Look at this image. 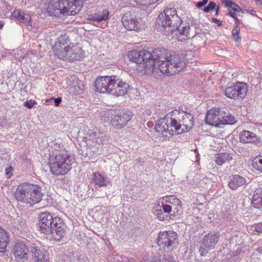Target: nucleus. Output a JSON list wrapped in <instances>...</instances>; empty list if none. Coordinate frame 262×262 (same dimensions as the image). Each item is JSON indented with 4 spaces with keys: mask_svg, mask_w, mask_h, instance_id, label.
<instances>
[{
    "mask_svg": "<svg viewBox=\"0 0 262 262\" xmlns=\"http://www.w3.org/2000/svg\"><path fill=\"white\" fill-rule=\"evenodd\" d=\"M150 55L148 59V68L145 72L147 75L154 73L156 63L160 72L167 76L176 75L185 68V62L181 59L179 55L170 53L165 49H156L150 53Z\"/></svg>",
    "mask_w": 262,
    "mask_h": 262,
    "instance_id": "1",
    "label": "nucleus"
},
{
    "mask_svg": "<svg viewBox=\"0 0 262 262\" xmlns=\"http://www.w3.org/2000/svg\"><path fill=\"white\" fill-rule=\"evenodd\" d=\"M193 125V115L183 111L173 110L160 118L156 125L157 132H167L171 135H180L189 132Z\"/></svg>",
    "mask_w": 262,
    "mask_h": 262,
    "instance_id": "2",
    "label": "nucleus"
},
{
    "mask_svg": "<svg viewBox=\"0 0 262 262\" xmlns=\"http://www.w3.org/2000/svg\"><path fill=\"white\" fill-rule=\"evenodd\" d=\"M86 0H50L47 12L56 17L63 15H74L78 13L83 6Z\"/></svg>",
    "mask_w": 262,
    "mask_h": 262,
    "instance_id": "3",
    "label": "nucleus"
},
{
    "mask_svg": "<svg viewBox=\"0 0 262 262\" xmlns=\"http://www.w3.org/2000/svg\"><path fill=\"white\" fill-rule=\"evenodd\" d=\"M50 167L55 176L64 175L72 168L74 159L64 148L53 149L50 154Z\"/></svg>",
    "mask_w": 262,
    "mask_h": 262,
    "instance_id": "4",
    "label": "nucleus"
},
{
    "mask_svg": "<svg viewBox=\"0 0 262 262\" xmlns=\"http://www.w3.org/2000/svg\"><path fill=\"white\" fill-rule=\"evenodd\" d=\"M157 21L160 30L167 36L172 34L182 23L176 10L168 8L165 9L163 12L159 15Z\"/></svg>",
    "mask_w": 262,
    "mask_h": 262,
    "instance_id": "5",
    "label": "nucleus"
},
{
    "mask_svg": "<svg viewBox=\"0 0 262 262\" xmlns=\"http://www.w3.org/2000/svg\"><path fill=\"white\" fill-rule=\"evenodd\" d=\"M55 54L62 60L75 61L80 60L83 57L84 51L78 46H72L71 47L67 46L64 48L60 47L56 49Z\"/></svg>",
    "mask_w": 262,
    "mask_h": 262,
    "instance_id": "6",
    "label": "nucleus"
},
{
    "mask_svg": "<svg viewBox=\"0 0 262 262\" xmlns=\"http://www.w3.org/2000/svg\"><path fill=\"white\" fill-rule=\"evenodd\" d=\"M220 236V232L216 230L210 231L205 235L202 242L197 247L200 255L205 256L208 253L209 250L213 249L218 243Z\"/></svg>",
    "mask_w": 262,
    "mask_h": 262,
    "instance_id": "7",
    "label": "nucleus"
},
{
    "mask_svg": "<svg viewBox=\"0 0 262 262\" xmlns=\"http://www.w3.org/2000/svg\"><path fill=\"white\" fill-rule=\"evenodd\" d=\"M38 221L40 229H63L64 226V222L61 218H53L50 214L46 212L39 215Z\"/></svg>",
    "mask_w": 262,
    "mask_h": 262,
    "instance_id": "8",
    "label": "nucleus"
},
{
    "mask_svg": "<svg viewBox=\"0 0 262 262\" xmlns=\"http://www.w3.org/2000/svg\"><path fill=\"white\" fill-rule=\"evenodd\" d=\"M248 88L246 83L237 82L233 86L227 88L225 90V95L234 100L243 99L247 95Z\"/></svg>",
    "mask_w": 262,
    "mask_h": 262,
    "instance_id": "9",
    "label": "nucleus"
},
{
    "mask_svg": "<svg viewBox=\"0 0 262 262\" xmlns=\"http://www.w3.org/2000/svg\"><path fill=\"white\" fill-rule=\"evenodd\" d=\"M116 76H105L98 77L95 81V87L101 93L112 94V91L115 83Z\"/></svg>",
    "mask_w": 262,
    "mask_h": 262,
    "instance_id": "10",
    "label": "nucleus"
},
{
    "mask_svg": "<svg viewBox=\"0 0 262 262\" xmlns=\"http://www.w3.org/2000/svg\"><path fill=\"white\" fill-rule=\"evenodd\" d=\"M150 57V52L143 50L140 51L132 50L128 53V57L130 61L139 64H142L144 67V72L148 66V59Z\"/></svg>",
    "mask_w": 262,
    "mask_h": 262,
    "instance_id": "11",
    "label": "nucleus"
},
{
    "mask_svg": "<svg viewBox=\"0 0 262 262\" xmlns=\"http://www.w3.org/2000/svg\"><path fill=\"white\" fill-rule=\"evenodd\" d=\"M122 23L124 27L129 31H138L142 26L141 19L130 12L124 14L122 17Z\"/></svg>",
    "mask_w": 262,
    "mask_h": 262,
    "instance_id": "12",
    "label": "nucleus"
},
{
    "mask_svg": "<svg viewBox=\"0 0 262 262\" xmlns=\"http://www.w3.org/2000/svg\"><path fill=\"white\" fill-rule=\"evenodd\" d=\"M132 117L133 114L130 112H120L112 116L111 124L116 128L121 129L126 125Z\"/></svg>",
    "mask_w": 262,
    "mask_h": 262,
    "instance_id": "13",
    "label": "nucleus"
},
{
    "mask_svg": "<svg viewBox=\"0 0 262 262\" xmlns=\"http://www.w3.org/2000/svg\"><path fill=\"white\" fill-rule=\"evenodd\" d=\"M30 249L35 262H49L48 253L39 244L31 243Z\"/></svg>",
    "mask_w": 262,
    "mask_h": 262,
    "instance_id": "14",
    "label": "nucleus"
},
{
    "mask_svg": "<svg viewBox=\"0 0 262 262\" xmlns=\"http://www.w3.org/2000/svg\"><path fill=\"white\" fill-rule=\"evenodd\" d=\"M31 183H24L19 184L16 189L14 196L18 201L29 203Z\"/></svg>",
    "mask_w": 262,
    "mask_h": 262,
    "instance_id": "15",
    "label": "nucleus"
},
{
    "mask_svg": "<svg viewBox=\"0 0 262 262\" xmlns=\"http://www.w3.org/2000/svg\"><path fill=\"white\" fill-rule=\"evenodd\" d=\"M158 239L159 245L164 244L169 248L174 244L177 239V233L173 230H165L159 233Z\"/></svg>",
    "mask_w": 262,
    "mask_h": 262,
    "instance_id": "16",
    "label": "nucleus"
},
{
    "mask_svg": "<svg viewBox=\"0 0 262 262\" xmlns=\"http://www.w3.org/2000/svg\"><path fill=\"white\" fill-rule=\"evenodd\" d=\"M239 138L240 142L244 144L251 143L258 146L262 144L260 137L249 130H244L241 132Z\"/></svg>",
    "mask_w": 262,
    "mask_h": 262,
    "instance_id": "17",
    "label": "nucleus"
},
{
    "mask_svg": "<svg viewBox=\"0 0 262 262\" xmlns=\"http://www.w3.org/2000/svg\"><path fill=\"white\" fill-rule=\"evenodd\" d=\"M222 111L219 108H213L207 112L206 123L210 125L219 126L221 124Z\"/></svg>",
    "mask_w": 262,
    "mask_h": 262,
    "instance_id": "18",
    "label": "nucleus"
},
{
    "mask_svg": "<svg viewBox=\"0 0 262 262\" xmlns=\"http://www.w3.org/2000/svg\"><path fill=\"white\" fill-rule=\"evenodd\" d=\"M28 248L24 242L17 241L14 245L12 252L16 260H24L27 257Z\"/></svg>",
    "mask_w": 262,
    "mask_h": 262,
    "instance_id": "19",
    "label": "nucleus"
},
{
    "mask_svg": "<svg viewBox=\"0 0 262 262\" xmlns=\"http://www.w3.org/2000/svg\"><path fill=\"white\" fill-rule=\"evenodd\" d=\"M86 136L90 144L92 146L102 144V133L98 128L94 127L89 129L86 133Z\"/></svg>",
    "mask_w": 262,
    "mask_h": 262,
    "instance_id": "20",
    "label": "nucleus"
},
{
    "mask_svg": "<svg viewBox=\"0 0 262 262\" xmlns=\"http://www.w3.org/2000/svg\"><path fill=\"white\" fill-rule=\"evenodd\" d=\"M130 88L129 84L122 80L116 78L115 83L112 91V95L116 96H124Z\"/></svg>",
    "mask_w": 262,
    "mask_h": 262,
    "instance_id": "21",
    "label": "nucleus"
},
{
    "mask_svg": "<svg viewBox=\"0 0 262 262\" xmlns=\"http://www.w3.org/2000/svg\"><path fill=\"white\" fill-rule=\"evenodd\" d=\"M42 188L38 185L31 184L29 194V202L30 204H37L42 200Z\"/></svg>",
    "mask_w": 262,
    "mask_h": 262,
    "instance_id": "22",
    "label": "nucleus"
},
{
    "mask_svg": "<svg viewBox=\"0 0 262 262\" xmlns=\"http://www.w3.org/2000/svg\"><path fill=\"white\" fill-rule=\"evenodd\" d=\"M108 11L105 8H103L101 11H98L96 13L90 15L88 16V20L95 23H99L103 20H106L108 18Z\"/></svg>",
    "mask_w": 262,
    "mask_h": 262,
    "instance_id": "23",
    "label": "nucleus"
},
{
    "mask_svg": "<svg viewBox=\"0 0 262 262\" xmlns=\"http://www.w3.org/2000/svg\"><path fill=\"white\" fill-rule=\"evenodd\" d=\"M192 30H194V28H191L189 25L183 26L180 25L178 29H177L176 31H177L178 34H179L178 37H181L180 40L182 41L191 37L193 33Z\"/></svg>",
    "mask_w": 262,
    "mask_h": 262,
    "instance_id": "24",
    "label": "nucleus"
},
{
    "mask_svg": "<svg viewBox=\"0 0 262 262\" xmlns=\"http://www.w3.org/2000/svg\"><path fill=\"white\" fill-rule=\"evenodd\" d=\"M12 17L25 24L26 26L31 25L30 15L24 13L19 9L14 11L12 13Z\"/></svg>",
    "mask_w": 262,
    "mask_h": 262,
    "instance_id": "25",
    "label": "nucleus"
},
{
    "mask_svg": "<svg viewBox=\"0 0 262 262\" xmlns=\"http://www.w3.org/2000/svg\"><path fill=\"white\" fill-rule=\"evenodd\" d=\"M246 180L243 177L239 175L234 176L228 183V186L232 190L237 188L246 183Z\"/></svg>",
    "mask_w": 262,
    "mask_h": 262,
    "instance_id": "26",
    "label": "nucleus"
},
{
    "mask_svg": "<svg viewBox=\"0 0 262 262\" xmlns=\"http://www.w3.org/2000/svg\"><path fill=\"white\" fill-rule=\"evenodd\" d=\"M43 233L46 234V238L50 241H60L63 237V230H43Z\"/></svg>",
    "mask_w": 262,
    "mask_h": 262,
    "instance_id": "27",
    "label": "nucleus"
},
{
    "mask_svg": "<svg viewBox=\"0 0 262 262\" xmlns=\"http://www.w3.org/2000/svg\"><path fill=\"white\" fill-rule=\"evenodd\" d=\"M9 242V237L6 230H0V252L4 253Z\"/></svg>",
    "mask_w": 262,
    "mask_h": 262,
    "instance_id": "28",
    "label": "nucleus"
},
{
    "mask_svg": "<svg viewBox=\"0 0 262 262\" xmlns=\"http://www.w3.org/2000/svg\"><path fill=\"white\" fill-rule=\"evenodd\" d=\"M163 200L166 203H168L173 206V209L177 212L181 207V201L174 195L166 196L163 198Z\"/></svg>",
    "mask_w": 262,
    "mask_h": 262,
    "instance_id": "29",
    "label": "nucleus"
},
{
    "mask_svg": "<svg viewBox=\"0 0 262 262\" xmlns=\"http://www.w3.org/2000/svg\"><path fill=\"white\" fill-rule=\"evenodd\" d=\"M221 118V124H233L236 122L234 116L223 111Z\"/></svg>",
    "mask_w": 262,
    "mask_h": 262,
    "instance_id": "30",
    "label": "nucleus"
},
{
    "mask_svg": "<svg viewBox=\"0 0 262 262\" xmlns=\"http://www.w3.org/2000/svg\"><path fill=\"white\" fill-rule=\"evenodd\" d=\"M232 159L230 154L227 152L221 153L216 155L215 162L218 165L221 166Z\"/></svg>",
    "mask_w": 262,
    "mask_h": 262,
    "instance_id": "31",
    "label": "nucleus"
},
{
    "mask_svg": "<svg viewBox=\"0 0 262 262\" xmlns=\"http://www.w3.org/2000/svg\"><path fill=\"white\" fill-rule=\"evenodd\" d=\"M94 181L96 185L100 187L106 186L108 183L106 178L102 176L100 173H95L94 176Z\"/></svg>",
    "mask_w": 262,
    "mask_h": 262,
    "instance_id": "32",
    "label": "nucleus"
},
{
    "mask_svg": "<svg viewBox=\"0 0 262 262\" xmlns=\"http://www.w3.org/2000/svg\"><path fill=\"white\" fill-rule=\"evenodd\" d=\"M191 37L194 42L201 44L205 40V34L204 32L198 33L195 35L193 34Z\"/></svg>",
    "mask_w": 262,
    "mask_h": 262,
    "instance_id": "33",
    "label": "nucleus"
},
{
    "mask_svg": "<svg viewBox=\"0 0 262 262\" xmlns=\"http://www.w3.org/2000/svg\"><path fill=\"white\" fill-rule=\"evenodd\" d=\"M239 32L240 30L237 25L234 27L232 30V39L236 42L239 41V40L241 39V37L239 35Z\"/></svg>",
    "mask_w": 262,
    "mask_h": 262,
    "instance_id": "34",
    "label": "nucleus"
},
{
    "mask_svg": "<svg viewBox=\"0 0 262 262\" xmlns=\"http://www.w3.org/2000/svg\"><path fill=\"white\" fill-rule=\"evenodd\" d=\"M253 166L256 169L262 171V158H255L253 162Z\"/></svg>",
    "mask_w": 262,
    "mask_h": 262,
    "instance_id": "35",
    "label": "nucleus"
},
{
    "mask_svg": "<svg viewBox=\"0 0 262 262\" xmlns=\"http://www.w3.org/2000/svg\"><path fill=\"white\" fill-rule=\"evenodd\" d=\"M216 7V4L212 1H210L207 6L205 7L204 9V12L207 13L210 10H213Z\"/></svg>",
    "mask_w": 262,
    "mask_h": 262,
    "instance_id": "36",
    "label": "nucleus"
},
{
    "mask_svg": "<svg viewBox=\"0 0 262 262\" xmlns=\"http://www.w3.org/2000/svg\"><path fill=\"white\" fill-rule=\"evenodd\" d=\"M154 213L159 220L163 221L165 219V215L163 213L161 209L156 210Z\"/></svg>",
    "mask_w": 262,
    "mask_h": 262,
    "instance_id": "37",
    "label": "nucleus"
},
{
    "mask_svg": "<svg viewBox=\"0 0 262 262\" xmlns=\"http://www.w3.org/2000/svg\"><path fill=\"white\" fill-rule=\"evenodd\" d=\"M36 104L37 103L35 101L30 100L29 101H26L24 104V105L28 108H31L34 106L35 104Z\"/></svg>",
    "mask_w": 262,
    "mask_h": 262,
    "instance_id": "38",
    "label": "nucleus"
},
{
    "mask_svg": "<svg viewBox=\"0 0 262 262\" xmlns=\"http://www.w3.org/2000/svg\"><path fill=\"white\" fill-rule=\"evenodd\" d=\"M162 208L165 213H170L172 210V206L170 205L162 204Z\"/></svg>",
    "mask_w": 262,
    "mask_h": 262,
    "instance_id": "39",
    "label": "nucleus"
},
{
    "mask_svg": "<svg viewBox=\"0 0 262 262\" xmlns=\"http://www.w3.org/2000/svg\"><path fill=\"white\" fill-rule=\"evenodd\" d=\"M14 170V168L12 166H9L6 168L5 174L8 178H10L12 175V172Z\"/></svg>",
    "mask_w": 262,
    "mask_h": 262,
    "instance_id": "40",
    "label": "nucleus"
},
{
    "mask_svg": "<svg viewBox=\"0 0 262 262\" xmlns=\"http://www.w3.org/2000/svg\"><path fill=\"white\" fill-rule=\"evenodd\" d=\"M230 8H231L232 10L235 12H239V11H242V9L240 8V7L234 2L232 3V6H231Z\"/></svg>",
    "mask_w": 262,
    "mask_h": 262,
    "instance_id": "41",
    "label": "nucleus"
},
{
    "mask_svg": "<svg viewBox=\"0 0 262 262\" xmlns=\"http://www.w3.org/2000/svg\"><path fill=\"white\" fill-rule=\"evenodd\" d=\"M78 262H87V257L84 255H80L77 257Z\"/></svg>",
    "mask_w": 262,
    "mask_h": 262,
    "instance_id": "42",
    "label": "nucleus"
},
{
    "mask_svg": "<svg viewBox=\"0 0 262 262\" xmlns=\"http://www.w3.org/2000/svg\"><path fill=\"white\" fill-rule=\"evenodd\" d=\"M228 15H229L230 16L233 17L235 20V21L236 22L239 21V20L235 16L236 14H235V11L232 12V10L229 11L228 12Z\"/></svg>",
    "mask_w": 262,
    "mask_h": 262,
    "instance_id": "43",
    "label": "nucleus"
},
{
    "mask_svg": "<svg viewBox=\"0 0 262 262\" xmlns=\"http://www.w3.org/2000/svg\"><path fill=\"white\" fill-rule=\"evenodd\" d=\"M223 3H225L227 7H230L233 2L231 0H223Z\"/></svg>",
    "mask_w": 262,
    "mask_h": 262,
    "instance_id": "44",
    "label": "nucleus"
},
{
    "mask_svg": "<svg viewBox=\"0 0 262 262\" xmlns=\"http://www.w3.org/2000/svg\"><path fill=\"white\" fill-rule=\"evenodd\" d=\"M54 100L55 105L56 106H57L61 103V98H60V97H58V98H54Z\"/></svg>",
    "mask_w": 262,
    "mask_h": 262,
    "instance_id": "45",
    "label": "nucleus"
},
{
    "mask_svg": "<svg viewBox=\"0 0 262 262\" xmlns=\"http://www.w3.org/2000/svg\"><path fill=\"white\" fill-rule=\"evenodd\" d=\"M18 222L20 223V227L19 228H25V221L21 219H18ZM17 228L18 229L19 228V227H17Z\"/></svg>",
    "mask_w": 262,
    "mask_h": 262,
    "instance_id": "46",
    "label": "nucleus"
},
{
    "mask_svg": "<svg viewBox=\"0 0 262 262\" xmlns=\"http://www.w3.org/2000/svg\"><path fill=\"white\" fill-rule=\"evenodd\" d=\"M6 125V120L4 118H0V127H3Z\"/></svg>",
    "mask_w": 262,
    "mask_h": 262,
    "instance_id": "47",
    "label": "nucleus"
},
{
    "mask_svg": "<svg viewBox=\"0 0 262 262\" xmlns=\"http://www.w3.org/2000/svg\"><path fill=\"white\" fill-rule=\"evenodd\" d=\"M74 89L79 94L81 93L83 90V88H81L80 86H75Z\"/></svg>",
    "mask_w": 262,
    "mask_h": 262,
    "instance_id": "48",
    "label": "nucleus"
},
{
    "mask_svg": "<svg viewBox=\"0 0 262 262\" xmlns=\"http://www.w3.org/2000/svg\"><path fill=\"white\" fill-rule=\"evenodd\" d=\"M211 20H212V22L216 23L219 26H221V23L216 18H212Z\"/></svg>",
    "mask_w": 262,
    "mask_h": 262,
    "instance_id": "49",
    "label": "nucleus"
},
{
    "mask_svg": "<svg viewBox=\"0 0 262 262\" xmlns=\"http://www.w3.org/2000/svg\"><path fill=\"white\" fill-rule=\"evenodd\" d=\"M205 5V4L203 3L202 1H200L196 3V6L198 8H201Z\"/></svg>",
    "mask_w": 262,
    "mask_h": 262,
    "instance_id": "50",
    "label": "nucleus"
},
{
    "mask_svg": "<svg viewBox=\"0 0 262 262\" xmlns=\"http://www.w3.org/2000/svg\"><path fill=\"white\" fill-rule=\"evenodd\" d=\"M64 37H65V36H60V37H59L58 40H59V43H60V44H63V45L64 44V43H63V42H62V40H64Z\"/></svg>",
    "mask_w": 262,
    "mask_h": 262,
    "instance_id": "51",
    "label": "nucleus"
},
{
    "mask_svg": "<svg viewBox=\"0 0 262 262\" xmlns=\"http://www.w3.org/2000/svg\"><path fill=\"white\" fill-rule=\"evenodd\" d=\"M257 228H258L259 229L262 228V222L258 223L255 227V229H257Z\"/></svg>",
    "mask_w": 262,
    "mask_h": 262,
    "instance_id": "52",
    "label": "nucleus"
},
{
    "mask_svg": "<svg viewBox=\"0 0 262 262\" xmlns=\"http://www.w3.org/2000/svg\"><path fill=\"white\" fill-rule=\"evenodd\" d=\"M219 11V7L217 6V7L216 9L215 15H218Z\"/></svg>",
    "mask_w": 262,
    "mask_h": 262,
    "instance_id": "53",
    "label": "nucleus"
},
{
    "mask_svg": "<svg viewBox=\"0 0 262 262\" xmlns=\"http://www.w3.org/2000/svg\"><path fill=\"white\" fill-rule=\"evenodd\" d=\"M3 25H4L2 21H0V29L3 27Z\"/></svg>",
    "mask_w": 262,
    "mask_h": 262,
    "instance_id": "54",
    "label": "nucleus"
},
{
    "mask_svg": "<svg viewBox=\"0 0 262 262\" xmlns=\"http://www.w3.org/2000/svg\"><path fill=\"white\" fill-rule=\"evenodd\" d=\"M208 1V0H203L202 2H203V3L205 4V5H206Z\"/></svg>",
    "mask_w": 262,
    "mask_h": 262,
    "instance_id": "55",
    "label": "nucleus"
},
{
    "mask_svg": "<svg viewBox=\"0 0 262 262\" xmlns=\"http://www.w3.org/2000/svg\"><path fill=\"white\" fill-rule=\"evenodd\" d=\"M137 161L139 163V162H141V158H138L137 160Z\"/></svg>",
    "mask_w": 262,
    "mask_h": 262,
    "instance_id": "56",
    "label": "nucleus"
},
{
    "mask_svg": "<svg viewBox=\"0 0 262 262\" xmlns=\"http://www.w3.org/2000/svg\"><path fill=\"white\" fill-rule=\"evenodd\" d=\"M255 231L258 233V232H261L262 231V230H255Z\"/></svg>",
    "mask_w": 262,
    "mask_h": 262,
    "instance_id": "57",
    "label": "nucleus"
},
{
    "mask_svg": "<svg viewBox=\"0 0 262 262\" xmlns=\"http://www.w3.org/2000/svg\"><path fill=\"white\" fill-rule=\"evenodd\" d=\"M236 252V253H238V254H240V252H238V250H237Z\"/></svg>",
    "mask_w": 262,
    "mask_h": 262,
    "instance_id": "58",
    "label": "nucleus"
},
{
    "mask_svg": "<svg viewBox=\"0 0 262 262\" xmlns=\"http://www.w3.org/2000/svg\"><path fill=\"white\" fill-rule=\"evenodd\" d=\"M0 229H3L2 227H0Z\"/></svg>",
    "mask_w": 262,
    "mask_h": 262,
    "instance_id": "59",
    "label": "nucleus"
}]
</instances>
